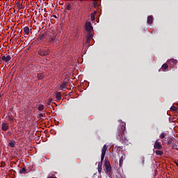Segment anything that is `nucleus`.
Here are the masks:
<instances>
[{
    "instance_id": "nucleus-1",
    "label": "nucleus",
    "mask_w": 178,
    "mask_h": 178,
    "mask_svg": "<svg viewBox=\"0 0 178 178\" xmlns=\"http://www.w3.org/2000/svg\"><path fill=\"white\" fill-rule=\"evenodd\" d=\"M120 124L118 127V138L120 140L122 144H127L129 143V139H127V136H126V122L120 120Z\"/></svg>"
},
{
    "instance_id": "nucleus-2",
    "label": "nucleus",
    "mask_w": 178,
    "mask_h": 178,
    "mask_svg": "<svg viewBox=\"0 0 178 178\" xmlns=\"http://www.w3.org/2000/svg\"><path fill=\"white\" fill-rule=\"evenodd\" d=\"M1 59L3 61V63H9V62H10V59H12V57H10V55L6 54L1 57Z\"/></svg>"
},
{
    "instance_id": "nucleus-3",
    "label": "nucleus",
    "mask_w": 178,
    "mask_h": 178,
    "mask_svg": "<svg viewBox=\"0 0 178 178\" xmlns=\"http://www.w3.org/2000/svg\"><path fill=\"white\" fill-rule=\"evenodd\" d=\"M38 54L40 56H47V55H49V50L47 49H40L38 51Z\"/></svg>"
},
{
    "instance_id": "nucleus-4",
    "label": "nucleus",
    "mask_w": 178,
    "mask_h": 178,
    "mask_svg": "<svg viewBox=\"0 0 178 178\" xmlns=\"http://www.w3.org/2000/svg\"><path fill=\"white\" fill-rule=\"evenodd\" d=\"M8 129H9V124H8V123L6 122H2L1 130H3V131H6V130H8Z\"/></svg>"
},
{
    "instance_id": "nucleus-5",
    "label": "nucleus",
    "mask_w": 178,
    "mask_h": 178,
    "mask_svg": "<svg viewBox=\"0 0 178 178\" xmlns=\"http://www.w3.org/2000/svg\"><path fill=\"white\" fill-rule=\"evenodd\" d=\"M154 148L155 149H162V145H161V143H159V142H158V140H156L154 145Z\"/></svg>"
},
{
    "instance_id": "nucleus-6",
    "label": "nucleus",
    "mask_w": 178,
    "mask_h": 178,
    "mask_svg": "<svg viewBox=\"0 0 178 178\" xmlns=\"http://www.w3.org/2000/svg\"><path fill=\"white\" fill-rule=\"evenodd\" d=\"M86 31H88V32L92 31V26H91V23L90 22H87L86 24Z\"/></svg>"
},
{
    "instance_id": "nucleus-7",
    "label": "nucleus",
    "mask_w": 178,
    "mask_h": 178,
    "mask_svg": "<svg viewBox=\"0 0 178 178\" xmlns=\"http://www.w3.org/2000/svg\"><path fill=\"white\" fill-rule=\"evenodd\" d=\"M144 162H145V159L144 158V156H140L138 161V165H140V166H144Z\"/></svg>"
},
{
    "instance_id": "nucleus-8",
    "label": "nucleus",
    "mask_w": 178,
    "mask_h": 178,
    "mask_svg": "<svg viewBox=\"0 0 178 178\" xmlns=\"http://www.w3.org/2000/svg\"><path fill=\"white\" fill-rule=\"evenodd\" d=\"M15 6L19 9V10H20V9H24V6H23V3H20V1L16 2Z\"/></svg>"
},
{
    "instance_id": "nucleus-9",
    "label": "nucleus",
    "mask_w": 178,
    "mask_h": 178,
    "mask_svg": "<svg viewBox=\"0 0 178 178\" xmlns=\"http://www.w3.org/2000/svg\"><path fill=\"white\" fill-rule=\"evenodd\" d=\"M168 63L171 65V66H176V65L177 64V60H175L173 58L168 60Z\"/></svg>"
},
{
    "instance_id": "nucleus-10",
    "label": "nucleus",
    "mask_w": 178,
    "mask_h": 178,
    "mask_svg": "<svg viewBox=\"0 0 178 178\" xmlns=\"http://www.w3.org/2000/svg\"><path fill=\"white\" fill-rule=\"evenodd\" d=\"M124 156H126V155L122 154V155L120 156V157L119 166H120V168H122V165H123V161L124 160Z\"/></svg>"
},
{
    "instance_id": "nucleus-11",
    "label": "nucleus",
    "mask_w": 178,
    "mask_h": 178,
    "mask_svg": "<svg viewBox=\"0 0 178 178\" xmlns=\"http://www.w3.org/2000/svg\"><path fill=\"white\" fill-rule=\"evenodd\" d=\"M154 22V18L152 17V15H149L147 17V24H152Z\"/></svg>"
},
{
    "instance_id": "nucleus-12",
    "label": "nucleus",
    "mask_w": 178,
    "mask_h": 178,
    "mask_svg": "<svg viewBox=\"0 0 178 178\" xmlns=\"http://www.w3.org/2000/svg\"><path fill=\"white\" fill-rule=\"evenodd\" d=\"M15 145H16V141L10 140L8 143V147H10V148H15Z\"/></svg>"
},
{
    "instance_id": "nucleus-13",
    "label": "nucleus",
    "mask_w": 178,
    "mask_h": 178,
    "mask_svg": "<svg viewBox=\"0 0 178 178\" xmlns=\"http://www.w3.org/2000/svg\"><path fill=\"white\" fill-rule=\"evenodd\" d=\"M106 151H108V147H106V145H104L102 149V155H106Z\"/></svg>"
},
{
    "instance_id": "nucleus-14",
    "label": "nucleus",
    "mask_w": 178,
    "mask_h": 178,
    "mask_svg": "<svg viewBox=\"0 0 178 178\" xmlns=\"http://www.w3.org/2000/svg\"><path fill=\"white\" fill-rule=\"evenodd\" d=\"M67 86V83L66 82L63 83L60 86V90H62V91H65V90H66Z\"/></svg>"
},
{
    "instance_id": "nucleus-15",
    "label": "nucleus",
    "mask_w": 178,
    "mask_h": 178,
    "mask_svg": "<svg viewBox=\"0 0 178 178\" xmlns=\"http://www.w3.org/2000/svg\"><path fill=\"white\" fill-rule=\"evenodd\" d=\"M44 77H45V74L44 72L38 74V79L39 80H42V79H44Z\"/></svg>"
},
{
    "instance_id": "nucleus-16",
    "label": "nucleus",
    "mask_w": 178,
    "mask_h": 178,
    "mask_svg": "<svg viewBox=\"0 0 178 178\" xmlns=\"http://www.w3.org/2000/svg\"><path fill=\"white\" fill-rule=\"evenodd\" d=\"M56 98L58 99V101H60V99H62V94H60V92H58L56 94Z\"/></svg>"
},
{
    "instance_id": "nucleus-17",
    "label": "nucleus",
    "mask_w": 178,
    "mask_h": 178,
    "mask_svg": "<svg viewBox=\"0 0 178 178\" xmlns=\"http://www.w3.org/2000/svg\"><path fill=\"white\" fill-rule=\"evenodd\" d=\"M24 32L25 33V34H26V35H29V34H30V29L29 28V26H25L24 28Z\"/></svg>"
},
{
    "instance_id": "nucleus-18",
    "label": "nucleus",
    "mask_w": 178,
    "mask_h": 178,
    "mask_svg": "<svg viewBox=\"0 0 178 178\" xmlns=\"http://www.w3.org/2000/svg\"><path fill=\"white\" fill-rule=\"evenodd\" d=\"M19 175H23L24 173H27V170H26V168H22L19 170Z\"/></svg>"
},
{
    "instance_id": "nucleus-19",
    "label": "nucleus",
    "mask_w": 178,
    "mask_h": 178,
    "mask_svg": "<svg viewBox=\"0 0 178 178\" xmlns=\"http://www.w3.org/2000/svg\"><path fill=\"white\" fill-rule=\"evenodd\" d=\"M166 136H168V134L162 132L159 136V138H161V140H163V138H165Z\"/></svg>"
},
{
    "instance_id": "nucleus-20",
    "label": "nucleus",
    "mask_w": 178,
    "mask_h": 178,
    "mask_svg": "<svg viewBox=\"0 0 178 178\" xmlns=\"http://www.w3.org/2000/svg\"><path fill=\"white\" fill-rule=\"evenodd\" d=\"M66 6V10H72V4L69 3H65Z\"/></svg>"
},
{
    "instance_id": "nucleus-21",
    "label": "nucleus",
    "mask_w": 178,
    "mask_h": 178,
    "mask_svg": "<svg viewBox=\"0 0 178 178\" xmlns=\"http://www.w3.org/2000/svg\"><path fill=\"white\" fill-rule=\"evenodd\" d=\"M156 155H163V152L162 150H156L155 152Z\"/></svg>"
},
{
    "instance_id": "nucleus-22",
    "label": "nucleus",
    "mask_w": 178,
    "mask_h": 178,
    "mask_svg": "<svg viewBox=\"0 0 178 178\" xmlns=\"http://www.w3.org/2000/svg\"><path fill=\"white\" fill-rule=\"evenodd\" d=\"M105 168H106V173L111 174V167L109 166V167H105Z\"/></svg>"
},
{
    "instance_id": "nucleus-23",
    "label": "nucleus",
    "mask_w": 178,
    "mask_h": 178,
    "mask_svg": "<svg viewBox=\"0 0 178 178\" xmlns=\"http://www.w3.org/2000/svg\"><path fill=\"white\" fill-rule=\"evenodd\" d=\"M168 67H169V66L168 65V64L164 63V64L161 66V69H162L163 70H166V69H168Z\"/></svg>"
},
{
    "instance_id": "nucleus-24",
    "label": "nucleus",
    "mask_w": 178,
    "mask_h": 178,
    "mask_svg": "<svg viewBox=\"0 0 178 178\" xmlns=\"http://www.w3.org/2000/svg\"><path fill=\"white\" fill-rule=\"evenodd\" d=\"M104 166H105V168H108V167L111 166V163L109 162V161H105Z\"/></svg>"
},
{
    "instance_id": "nucleus-25",
    "label": "nucleus",
    "mask_w": 178,
    "mask_h": 178,
    "mask_svg": "<svg viewBox=\"0 0 178 178\" xmlns=\"http://www.w3.org/2000/svg\"><path fill=\"white\" fill-rule=\"evenodd\" d=\"M165 140H167L168 144H170V143H172L173 141V139H172V138H170V137L165 138Z\"/></svg>"
},
{
    "instance_id": "nucleus-26",
    "label": "nucleus",
    "mask_w": 178,
    "mask_h": 178,
    "mask_svg": "<svg viewBox=\"0 0 178 178\" xmlns=\"http://www.w3.org/2000/svg\"><path fill=\"white\" fill-rule=\"evenodd\" d=\"M38 111H44V105L40 104L38 108Z\"/></svg>"
},
{
    "instance_id": "nucleus-27",
    "label": "nucleus",
    "mask_w": 178,
    "mask_h": 178,
    "mask_svg": "<svg viewBox=\"0 0 178 178\" xmlns=\"http://www.w3.org/2000/svg\"><path fill=\"white\" fill-rule=\"evenodd\" d=\"M170 110L172 111L173 112H176L177 111V107L172 106H171Z\"/></svg>"
},
{
    "instance_id": "nucleus-28",
    "label": "nucleus",
    "mask_w": 178,
    "mask_h": 178,
    "mask_svg": "<svg viewBox=\"0 0 178 178\" xmlns=\"http://www.w3.org/2000/svg\"><path fill=\"white\" fill-rule=\"evenodd\" d=\"M97 6H98V1H93V8H97Z\"/></svg>"
},
{
    "instance_id": "nucleus-29",
    "label": "nucleus",
    "mask_w": 178,
    "mask_h": 178,
    "mask_svg": "<svg viewBox=\"0 0 178 178\" xmlns=\"http://www.w3.org/2000/svg\"><path fill=\"white\" fill-rule=\"evenodd\" d=\"M90 19L92 20V22H94V20H95V15L94 14H91Z\"/></svg>"
},
{
    "instance_id": "nucleus-30",
    "label": "nucleus",
    "mask_w": 178,
    "mask_h": 178,
    "mask_svg": "<svg viewBox=\"0 0 178 178\" xmlns=\"http://www.w3.org/2000/svg\"><path fill=\"white\" fill-rule=\"evenodd\" d=\"M49 42H52L54 44V42H56V40L54 38H49Z\"/></svg>"
},
{
    "instance_id": "nucleus-31",
    "label": "nucleus",
    "mask_w": 178,
    "mask_h": 178,
    "mask_svg": "<svg viewBox=\"0 0 178 178\" xmlns=\"http://www.w3.org/2000/svg\"><path fill=\"white\" fill-rule=\"evenodd\" d=\"M90 42H91V39L90 38H86V43L88 44V45H90Z\"/></svg>"
},
{
    "instance_id": "nucleus-32",
    "label": "nucleus",
    "mask_w": 178,
    "mask_h": 178,
    "mask_svg": "<svg viewBox=\"0 0 178 178\" xmlns=\"http://www.w3.org/2000/svg\"><path fill=\"white\" fill-rule=\"evenodd\" d=\"M45 37V34H42L40 36V40H44V38Z\"/></svg>"
},
{
    "instance_id": "nucleus-33",
    "label": "nucleus",
    "mask_w": 178,
    "mask_h": 178,
    "mask_svg": "<svg viewBox=\"0 0 178 178\" xmlns=\"http://www.w3.org/2000/svg\"><path fill=\"white\" fill-rule=\"evenodd\" d=\"M104 158H105V154H102V156H101V162H103Z\"/></svg>"
},
{
    "instance_id": "nucleus-34",
    "label": "nucleus",
    "mask_w": 178,
    "mask_h": 178,
    "mask_svg": "<svg viewBox=\"0 0 178 178\" xmlns=\"http://www.w3.org/2000/svg\"><path fill=\"white\" fill-rule=\"evenodd\" d=\"M87 38H89V39L92 38V34L89 33V34L88 35V36H87Z\"/></svg>"
},
{
    "instance_id": "nucleus-35",
    "label": "nucleus",
    "mask_w": 178,
    "mask_h": 178,
    "mask_svg": "<svg viewBox=\"0 0 178 178\" xmlns=\"http://www.w3.org/2000/svg\"><path fill=\"white\" fill-rule=\"evenodd\" d=\"M39 116L40 118H45V113H40Z\"/></svg>"
},
{
    "instance_id": "nucleus-36",
    "label": "nucleus",
    "mask_w": 178,
    "mask_h": 178,
    "mask_svg": "<svg viewBox=\"0 0 178 178\" xmlns=\"http://www.w3.org/2000/svg\"><path fill=\"white\" fill-rule=\"evenodd\" d=\"M97 169L99 175H101V172H102V168H97Z\"/></svg>"
},
{
    "instance_id": "nucleus-37",
    "label": "nucleus",
    "mask_w": 178,
    "mask_h": 178,
    "mask_svg": "<svg viewBox=\"0 0 178 178\" xmlns=\"http://www.w3.org/2000/svg\"><path fill=\"white\" fill-rule=\"evenodd\" d=\"M98 168H102V162H99Z\"/></svg>"
},
{
    "instance_id": "nucleus-38",
    "label": "nucleus",
    "mask_w": 178,
    "mask_h": 178,
    "mask_svg": "<svg viewBox=\"0 0 178 178\" xmlns=\"http://www.w3.org/2000/svg\"><path fill=\"white\" fill-rule=\"evenodd\" d=\"M58 3H59L60 5H63V1H58Z\"/></svg>"
},
{
    "instance_id": "nucleus-39",
    "label": "nucleus",
    "mask_w": 178,
    "mask_h": 178,
    "mask_svg": "<svg viewBox=\"0 0 178 178\" xmlns=\"http://www.w3.org/2000/svg\"><path fill=\"white\" fill-rule=\"evenodd\" d=\"M92 15H97V11H94V13H92Z\"/></svg>"
},
{
    "instance_id": "nucleus-40",
    "label": "nucleus",
    "mask_w": 178,
    "mask_h": 178,
    "mask_svg": "<svg viewBox=\"0 0 178 178\" xmlns=\"http://www.w3.org/2000/svg\"><path fill=\"white\" fill-rule=\"evenodd\" d=\"M47 105H51V100L48 102Z\"/></svg>"
},
{
    "instance_id": "nucleus-41",
    "label": "nucleus",
    "mask_w": 178,
    "mask_h": 178,
    "mask_svg": "<svg viewBox=\"0 0 178 178\" xmlns=\"http://www.w3.org/2000/svg\"><path fill=\"white\" fill-rule=\"evenodd\" d=\"M8 134H12V132L8 131V132H7V135H8Z\"/></svg>"
},
{
    "instance_id": "nucleus-42",
    "label": "nucleus",
    "mask_w": 178,
    "mask_h": 178,
    "mask_svg": "<svg viewBox=\"0 0 178 178\" xmlns=\"http://www.w3.org/2000/svg\"><path fill=\"white\" fill-rule=\"evenodd\" d=\"M72 94H73V92H70L68 95H72Z\"/></svg>"
},
{
    "instance_id": "nucleus-43",
    "label": "nucleus",
    "mask_w": 178,
    "mask_h": 178,
    "mask_svg": "<svg viewBox=\"0 0 178 178\" xmlns=\"http://www.w3.org/2000/svg\"><path fill=\"white\" fill-rule=\"evenodd\" d=\"M54 17H55V19H58V17H56V15H53Z\"/></svg>"
},
{
    "instance_id": "nucleus-44",
    "label": "nucleus",
    "mask_w": 178,
    "mask_h": 178,
    "mask_svg": "<svg viewBox=\"0 0 178 178\" xmlns=\"http://www.w3.org/2000/svg\"><path fill=\"white\" fill-rule=\"evenodd\" d=\"M175 164H176V166H177V168H178V163L175 162Z\"/></svg>"
},
{
    "instance_id": "nucleus-45",
    "label": "nucleus",
    "mask_w": 178,
    "mask_h": 178,
    "mask_svg": "<svg viewBox=\"0 0 178 178\" xmlns=\"http://www.w3.org/2000/svg\"><path fill=\"white\" fill-rule=\"evenodd\" d=\"M10 120L13 121V118H10Z\"/></svg>"
}]
</instances>
